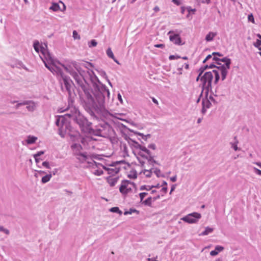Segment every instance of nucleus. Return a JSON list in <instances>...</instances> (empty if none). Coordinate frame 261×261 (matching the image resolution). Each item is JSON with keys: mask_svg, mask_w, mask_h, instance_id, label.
I'll use <instances>...</instances> for the list:
<instances>
[{"mask_svg": "<svg viewBox=\"0 0 261 261\" xmlns=\"http://www.w3.org/2000/svg\"><path fill=\"white\" fill-rule=\"evenodd\" d=\"M223 61L225 62L226 66H217L211 64L209 67L210 68L216 67V68L213 70L212 72H206L203 75H202V73H203V70L207 67V65L205 66L203 69H199V71L200 72L198 76L197 77V82L199 80L201 83L202 86L200 88L201 90H202L204 87H208L211 86L212 80L214 76L215 77V83H217L220 79V74L221 75L222 80H224L226 78L228 70L230 68L231 61L230 59L226 58H225V59L223 60Z\"/></svg>", "mask_w": 261, "mask_h": 261, "instance_id": "obj_1", "label": "nucleus"}, {"mask_svg": "<svg viewBox=\"0 0 261 261\" xmlns=\"http://www.w3.org/2000/svg\"><path fill=\"white\" fill-rule=\"evenodd\" d=\"M34 48L38 53H39V51L41 52L40 57L44 63L45 67L51 72L60 75L63 78L67 89H68L67 81L66 77L64 76L60 67V66L62 67L64 66L53 59L47 50L46 44H44L40 45L38 41H35L34 43Z\"/></svg>", "mask_w": 261, "mask_h": 261, "instance_id": "obj_2", "label": "nucleus"}, {"mask_svg": "<svg viewBox=\"0 0 261 261\" xmlns=\"http://www.w3.org/2000/svg\"><path fill=\"white\" fill-rule=\"evenodd\" d=\"M133 151L135 154H138L140 156L148 159L150 156V151L145 147L140 145L138 143L134 145Z\"/></svg>", "mask_w": 261, "mask_h": 261, "instance_id": "obj_3", "label": "nucleus"}, {"mask_svg": "<svg viewBox=\"0 0 261 261\" xmlns=\"http://www.w3.org/2000/svg\"><path fill=\"white\" fill-rule=\"evenodd\" d=\"M135 187V184L127 180H123L119 188L120 192L123 195L130 192Z\"/></svg>", "mask_w": 261, "mask_h": 261, "instance_id": "obj_4", "label": "nucleus"}, {"mask_svg": "<svg viewBox=\"0 0 261 261\" xmlns=\"http://www.w3.org/2000/svg\"><path fill=\"white\" fill-rule=\"evenodd\" d=\"M168 34L169 35L170 40L174 44L177 45H181L185 44V42L181 40L179 34H175L172 31H169Z\"/></svg>", "mask_w": 261, "mask_h": 261, "instance_id": "obj_5", "label": "nucleus"}, {"mask_svg": "<svg viewBox=\"0 0 261 261\" xmlns=\"http://www.w3.org/2000/svg\"><path fill=\"white\" fill-rule=\"evenodd\" d=\"M181 220L189 223H194L196 222V213L190 214L182 218Z\"/></svg>", "mask_w": 261, "mask_h": 261, "instance_id": "obj_6", "label": "nucleus"}, {"mask_svg": "<svg viewBox=\"0 0 261 261\" xmlns=\"http://www.w3.org/2000/svg\"><path fill=\"white\" fill-rule=\"evenodd\" d=\"M59 3L62 5V8H61L60 7L59 4L53 3L49 9L54 11H57L59 10H60L61 11H65L66 10V6L65 4L61 1H60Z\"/></svg>", "mask_w": 261, "mask_h": 261, "instance_id": "obj_7", "label": "nucleus"}, {"mask_svg": "<svg viewBox=\"0 0 261 261\" xmlns=\"http://www.w3.org/2000/svg\"><path fill=\"white\" fill-rule=\"evenodd\" d=\"M108 171V174H112V175H115L119 172L120 169L113 165H110L108 168H105Z\"/></svg>", "mask_w": 261, "mask_h": 261, "instance_id": "obj_8", "label": "nucleus"}, {"mask_svg": "<svg viewBox=\"0 0 261 261\" xmlns=\"http://www.w3.org/2000/svg\"><path fill=\"white\" fill-rule=\"evenodd\" d=\"M224 249V248L220 246H217L215 247L214 250H212L210 252V255L212 256H215L218 254L219 252L222 251Z\"/></svg>", "mask_w": 261, "mask_h": 261, "instance_id": "obj_9", "label": "nucleus"}, {"mask_svg": "<svg viewBox=\"0 0 261 261\" xmlns=\"http://www.w3.org/2000/svg\"><path fill=\"white\" fill-rule=\"evenodd\" d=\"M107 182L109 183L110 186L113 187L115 186L118 180L117 177H113L112 176H109L107 178Z\"/></svg>", "mask_w": 261, "mask_h": 261, "instance_id": "obj_10", "label": "nucleus"}, {"mask_svg": "<svg viewBox=\"0 0 261 261\" xmlns=\"http://www.w3.org/2000/svg\"><path fill=\"white\" fill-rule=\"evenodd\" d=\"M186 10H187L188 12V14H187V17L188 18L190 17V15L191 14H192V15L194 14L195 11V9H191L190 8H185L184 7L181 8V12L182 14H184L185 13Z\"/></svg>", "mask_w": 261, "mask_h": 261, "instance_id": "obj_11", "label": "nucleus"}, {"mask_svg": "<svg viewBox=\"0 0 261 261\" xmlns=\"http://www.w3.org/2000/svg\"><path fill=\"white\" fill-rule=\"evenodd\" d=\"M107 56L112 59L116 63H117V64H119V62L117 60V59H116V58H115V56L113 54V51H112V49L111 48H108L107 50Z\"/></svg>", "mask_w": 261, "mask_h": 261, "instance_id": "obj_12", "label": "nucleus"}, {"mask_svg": "<svg viewBox=\"0 0 261 261\" xmlns=\"http://www.w3.org/2000/svg\"><path fill=\"white\" fill-rule=\"evenodd\" d=\"M217 33L216 32H210L205 37V40L207 41H212L213 38L216 36Z\"/></svg>", "mask_w": 261, "mask_h": 261, "instance_id": "obj_13", "label": "nucleus"}, {"mask_svg": "<svg viewBox=\"0 0 261 261\" xmlns=\"http://www.w3.org/2000/svg\"><path fill=\"white\" fill-rule=\"evenodd\" d=\"M211 103L209 100L207 99H203L202 100V112H204L205 111V109L208 108L210 107Z\"/></svg>", "mask_w": 261, "mask_h": 261, "instance_id": "obj_14", "label": "nucleus"}, {"mask_svg": "<svg viewBox=\"0 0 261 261\" xmlns=\"http://www.w3.org/2000/svg\"><path fill=\"white\" fill-rule=\"evenodd\" d=\"M37 139V138L36 137L29 136L27 140V142L29 144H32L35 143Z\"/></svg>", "mask_w": 261, "mask_h": 261, "instance_id": "obj_15", "label": "nucleus"}, {"mask_svg": "<svg viewBox=\"0 0 261 261\" xmlns=\"http://www.w3.org/2000/svg\"><path fill=\"white\" fill-rule=\"evenodd\" d=\"M51 177V174L46 175L42 178L41 181L42 183H46L50 180Z\"/></svg>", "mask_w": 261, "mask_h": 261, "instance_id": "obj_16", "label": "nucleus"}, {"mask_svg": "<svg viewBox=\"0 0 261 261\" xmlns=\"http://www.w3.org/2000/svg\"><path fill=\"white\" fill-rule=\"evenodd\" d=\"M213 231V229L210 227H206L204 231L201 232L200 235H207L208 233L212 232Z\"/></svg>", "mask_w": 261, "mask_h": 261, "instance_id": "obj_17", "label": "nucleus"}, {"mask_svg": "<svg viewBox=\"0 0 261 261\" xmlns=\"http://www.w3.org/2000/svg\"><path fill=\"white\" fill-rule=\"evenodd\" d=\"M128 177L130 178L135 179L137 177V173L134 171H130V173L128 174Z\"/></svg>", "mask_w": 261, "mask_h": 261, "instance_id": "obj_18", "label": "nucleus"}, {"mask_svg": "<svg viewBox=\"0 0 261 261\" xmlns=\"http://www.w3.org/2000/svg\"><path fill=\"white\" fill-rule=\"evenodd\" d=\"M142 202L143 203H144L146 205H150L151 204V202H152L151 197H148L145 200H144V201L142 200Z\"/></svg>", "mask_w": 261, "mask_h": 261, "instance_id": "obj_19", "label": "nucleus"}, {"mask_svg": "<svg viewBox=\"0 0 261 261\" xmlns=\"http://www.w3.org/2000/svg\"><path fill=\"white\" fill-rule=\"evenodd\" d=\"M73 149H76L77 151H80L82 149V146L80 144H74L71 146Z\"/></svg>", "mask_w": 261, "mask_h": 261, "instance_id": "obj_20", "label": "nucleus"}, {"mask_svg": "<svg viewBox=\"0 0 261 261\" xmlns=\"http://www.w3.org/2000/svg\"><path fill=\"white\" fill-rule=\"evenodd\" d=\"M97 42L95 40H92L88 43L89 47H94L97 45Z\"/></svg>", "mask_w": 261, "mask_h": 261, "instance_id": "obj_21", "label": "nucleus"}, {"mask_svg": "<svg viewBox=\"0 0 261 261\" xmlns=\"http://www.w3.org/2000/svg\"><path fill=\"white\" fill-rule=\"evenodd\" d=\"M110 211L114 213H119L121 214V212L120 211L119 208L118 207H113L110 209Z\"/></svg>", "mask_w": 261, "mask_h": 261, "instance_id": "obj_22", "label": "nucleus"}, {"mask_svg": "<svg viewBox=\"0 0 261 261\" xmlns=\"http://www.w3.org/2000/svg\"><path fill=\"white\" fill-rule=\"evenodd\" d=\"M73 37L74 39H80V36L78 34L77 32L76 31H73Z\"/></svg>", "mask_w": 261, "mask_h": 261, "instance_id": "obj_23", "label": "nucleus"}, {"mask_svg": "<svg viewBox=\"0 0 261 261\" xmlns=\"http://www.w3.org/2000/svg\"><path fill=\"white\" fill-rule=\"evenodd\" d=\"M148 194L146 192H143L139 194L141 201H142L144 198Z\"/></svg>", "mask_w": 261, "mask_h": 261, "instance_id": "obj_24", "label": "nucleus"}, {"mask_svg": "<svg viewBox=\"0 0 261 261\" xmlns=\"http://www.w3.org/2000/svg\"><path fill=\"white\" fill-rule=\"evenodd\" d=\"M261 45V39H257L256 41L254 43V46L259 47Z\"/></svg>", "mask_w": 261, "mask_h": 261, "instance_id": "obj_25", "label": "nucleus"}, {"mask_svg": "<svg viewBox=\"0 0 261 261\" xmlns=\"http://www.w3.org/2000/svg\"><path fill=\"white\" fill-rule=\"evenodd\" d=\"M103 173V172L101 170H96L94 171V174L96 175H100Z\"/></svg>", "mask_w": 261, "mask_h": 261, "instance_id": "obj_26", "label": "nucleus"}, {"mask_svg": "<svg viewBox=\"0 0 261 261\" xmlns=\"http://www.w3.org/2000/svg\"><path fill=\"white\" fill-rule=\"evenodd\" d=\"M144 174L147 177H150L151 174V172L150 170H145L144 171Z\"/></svg>", "mask_w": 261, "mask_h": 261, "instance_id": "obj_27", "label": "nucleus"}, {"mask_svg": "<svg viewBox=\"0 0 261 261\" xmlns=\"http://www.w3.org/2000/svg\"><path fill=\"white\" fill-rule=\"evenodd\" d=\"M248 18L249 21H251L253 23H254V17L252 14L248 15Z\"/></svg>", "mask_w": 261, "mask_h": 261, "instance_id": "obj_28", "label": "nucleus"}, {"mask_svg": "<svg viewBox=\"0 0 261 261\" xmlns=\"http://www.w3.org/2000/svg\"><path fill=\"white\" fill-rule=\"evenodd\" d=\"M154 47H156V48H163L165 47V45L164 44H155Z\"/></svg>", "mask_w": 261, "mask_h": 261, "instance_id": "obj_29", "label": "nucleus"}, {"mask_svg": "<svg viewBox=\"0 0 261 261\" xmlns=\"http://www.w3.org/2000/svg\"><path fill=\"white\" fill-rule=\"evenodd\" d=\"M42 165L46 168H48V169L50 168L49 163L47 162H43Z\"/></svg>", "mask_w": 261, "mask_h": 261, "instance_id": "obj_30", "label": "nucleus"}, {"mask_svg": "<svg viewBox=\"0 0 261 261\" xmlns=\"http://www.w3.org/2000/svg\"><path fill=\"white\" fill-rule=\"evenodd\" d=\"M90 133H91V134H93L95 135H96V136H99L100 135V132L98 130V131H96V132H95L94 130H91L90 132Z\"/></svg>", "mask_w": 261, "mask_h": 261, "instance_id": "obj_31", "label": "nucleus"}, {"mask_svg": "<svg viewBox=\"0 0 261 261\" xmlns=\"http://www.w3.org/2000/svg\"><path fill=\"white\" fill-rule=\"evenodd\" d=\"M224 59V58H223V59H221H221H219L218 58L216 57L215 56H214V58H213V60H215V61H222V62H224V64H225V65H223V66H226L225 62H224V61H223V60Z\"/></svg>", "mask_w": 261, "mask_h": 261, "instance_id": "obj_32", "label": "nucleus"}, {"mask_svg": "<svg viewBox=\"0 0 261 261\" xmlns=\"http://www.w3.org/2000/svg\"><path fill=\"white\" fill-rule=\"evenodd\" d=\"M179 58V57H178V56H175L174 55H171L169 56V59L170 60H172L177 59Z\"/></svg>", "mask_w": 261, "mask_h": 261, "instance_id": "obj_33", "label": "nucleus"}, {"mask_svg": "<svg viewBox=\"0 0 261 261\" xmlns=\"http://www.w3.org/2000/svg\"><path fill=\"white\" fill-rule=\"evenodd\" d=\"M43 153H44L43 151H39V152H37L36 154H34V158H36V157H38V156L43 154Z\"/></svg>", "mask_w": 261, "mask_h": 261, "instance_id": "obj_34", "label": "nucleus"}, {"mask_svg": "<svg viewBox=\"0 0 261 261\" xmlns=\"http://www.w3.org/2000/svg\"><path fill=\"white\" fill-rule=\"evenodd\" d=\"M0 230L5 232L6 234H9V233L8 229H4L2 226H0Z\"/></svg>", "mask_w": 261, "mask_h": 261, "instance_id": "obj_35", "label": "nucleus"}, {"mask_svg": "<svg viewBox=\"0 0 261 261\" xmlns=\"http://www.w3.org/2000/svg\"><path fill=\"white\" fill-rule=\"evenodd\" d=\"M132 212H137L138 213V212L137 210H130L129 212H126L124 213V214L125 215H126V214H131L132 213Z\"/></svg>", "mask_w": 261, "mask_h": 261, "instance_id": "obj_36", "label": "nucleus"}, {"mask_svg": "<svg viewBox=\"0 0 261 261\" xmlns=\"http://www.w3.org/2000/svg\"><path fill=\"white\" fill-rule=\"evenodd\" d=\"M254 171H255V173H256L257 174H258V175H261V170H259V169H257V168H254Z\"/></svg>", "mask_w": 261, "mask_h": 261, "instance_id": "obj_37", "label": "nucleus"}, {"mask_svg": "<svg viewBox=\"0 0 261 261\" xmlns=\"http://www.w3.org/2000/svg\"><path fill=\"white\" fill-rule=\"evenodd\" d=\"M211 58H212L211 55H209L207 56L205 58V59L203 61V63L205 62L207 60H208L209 59H210Z\"/></svg>", "mask_w": 261, "mask_h": 261, "instance_id": "obj_38", "label": "nucleus"}, {"mask_svg": "<svg viewBox=\"0 0 261 261\" xmlns=\"http://www.w3.org/2000/svg\"><path fill=\"white\" fill-rule=\"evenodd\" d=\"M199 2L202 3H209L210 2V0H198Z\"/></svg>", "mask_w": 261, "mask_h": 261, "instance_id": "obj_39", "label": "nucleus"}, {"mask_svg": "<svg viewBox=\"0 0 261 261\" xmlns=\"http://www.w3.org/2000/svg\"><path fill=\"white\" fill-rule=\"evenodd\" d=\"M152 101H153L154 103H155V104H156V105H158V104H159L158 100H157L156 99H155L154 97H152Z\"/></svg>", "mask_w": 261, "mask_h": 261, "instance_id": "obj_40", "label": "nucleus"}, {"mask_svg": "<svg viewBox=\"0 0 261 261\" xmlns=\"http://www.w3.org/2000/svg\"><path fill=\"white\" fill-rule=\"evenodd\" d=\"M172 2L176 4V5H178L180 4V3L179 2V0H172Z\"/></svg>", "mask_w": 261, "mask_h": 261, "instance_id": "obj_41", "label": "nucleus"}, {"mask_svg": "<svg viewBox=\"0 0 261 261\" xmlns=\"http://www.w3.org/2000/svg\"><path fill=\"white\" fill-rule=\"evenodd\" d=\"M232 147L233 148V149L236 151L238 150V147H237V144H234L232 145Z\"/></svg>", "mask_w": 261, "mask_h": 261, "instance_id": "obj_42", "label": "nucleus"}, {"mask_svg": "<svg viewBox=\"0 0 261 261\" xmlns=\"http://www.w3.org/2000/svg\"><path fill=\"white\" fill-rule=\"evenodd\" d=\"M171 180L172 181L175 182L176 180V177L173 176V177H171Z\"/></svg>", "mask_w": 261, "mask_h": 261, "instance_id": "obj_43", "label": "nucleus"}, {"mask_svg": "<svg viewBox=\"0 0 261 261\" xmlns=\"http://www.w3.org/2000/svg\"><path fill=\"white\" fill-rule=\"evenodd\" d=\"M118 97L119 100L120 101L121 103H122V98H121V96L120 95V94H119L118 95Z\"/></svg>", "mask_w": 261, "mask_h": 261, "instance_id": "obj_44", "label": "nucleus"}, {"mask_svg": "<svg viewBox=\"0 0 261 261\" xmlns=\"http://www.w3.org/2000/svg\"><path fill=\"white\" fill-rule=\"evenodd\" d=\"M167 188L166 187H163L162 188V190H163L165 193H166L167 192Z\"/></svg>", "mask_w": 261, "mask_h": 261, "instance_id": "obj_45", "label": "nucleus"}, {"mask_svg": "<svg viewBox=\"0 0 261 261\" xmlns=\"http://www.w3.org/2000/svg\"><path fill=\"white\" fill-rule=\"evenodd\" d=\"M148 261H158V260H157L156 259H155V258H149L148 259Z\"/></svg>", "mask_w": 261, "mask_h": 261, "instance_id": "obj_46", "label": "nucleus"}, {"mask_svg": "<svg viewBox=\"0 0 261 261\" xmlns=\"http://www.w3.org/2000/svg\"><path fill=\"white\" fill-rule=\"evenodd\" d=\"M200 218H201L200 214L197 213V220Z\"/></svg>", "mask_w": 261, "mask_h": 261, "instance_id": "obj_47", "label": "nucleus"}, {"mask_svg": "<svg viewBox=\"0 0 261 261\" xmlns=\"http://www.w3.org/2000/svg\"><path fill=\"white\" fill-rule=\"evenodd\" d=\"M154 10L155 12H157L158 11H159V8L158 7H155L154 8Z\"/></svg>", "mask_w": 261, "mask_h": 261, "instance_id": "obj_48", "label": "nucleus"}, {"mask_svg": "<svg viewBox=\"0 0 261 261\" xmlns=\"http://www.w3.org/2000/svg\"><path fill=\"white\" fill-rule=\"evenodd\" d=\"M255 164H256L257 166H258L259 167L261 168V163L260 162L255 163Z\"/></svg>", "mask_w": 261, "mask_h": 261, "instance_id": "obj_49", "label": "nucleus"}, {"mask_svg": "<svg viewBox=\"0 0 261 261\" xmlns=\"http://www.w3.org/2000/svg\"><path fill=\"white\" fill-rule=\"evenodd\" d=\"M185 68L188 69L189 68V65L188 64H185Z\"/></svg>", "mask_w": 261, "mask_h": 261, "instance_id": "obj_50", "label": "nucleus"}, {"mask_svg": "<svg viewBox=\"0 0 261 261\" xmlns=\"http://www.w3.org/2000/svg\"><path fill=\"white\" fill-rule=\"evenodd\" d=\"M213 55L214 56H215V55H218V56H221V55L220 54H219L218 53H213Z\"/></svg>", "mask_w": 261, "mask_h": 261, "instance_id": "obj_51", "label": "nucleus"}, {"mask_svg": "<svg viewBox=\"0 0 261 261\" xmlns=\"http://www.w3.org/2000/svg\"><path fill=\"white\" fill-rule=\"evenodd\" d=\"M215 261H222V259L221 258H217Z\"/></svg>", "mask_w": 261, "mask_h": 261, "instance_id": "obj_52", "label": "nucleus"}, {"mask_svg": "<svg viewBox=\"0 0 261 261\" xmlns=\"http://www.w3.org/2000/svg\"><path fill=\"white\" fill-rule=\"evenodd\" d=\"M257 36L259 38V39H261V35L260 34H257Z\"/></svg>", "mask_w": 261, "mask_h": 261, "instance_id": "obj_53", "label": "nucleus"}, {"mask_svg": "<svg viewBox=\"0 0 261 261\" xmlns=\"http://www.w3.org/2000/svg\"><path fill=\"white\" fill-rule=\"evenodd\" d=\"M35 159V161L36 162H39V160L37 159V157H36Z\"/></svg>", "mask_w": 261, "mask_h": 261, "instance_id": "obj_54", "label": "nucleus"}, {"mask_svg": "<svg viewBox=\"0 0 261 261\" xmlns=\"http://www.w3.org/2000/svg\"><path fill=\"white\" fill-rule=\"evenodd\" d=\"M23 1L25 4H28L29 3L28 0H23Z\"/></svg>", "mask_w": 261, "mask_h": 261, "instance_id": "obj_55", "label": "nucleus"}, {"mask_svg": "<svg viewBox=\"0 0 261 261\" xmlns=\"http://www.w3.org/2000/svg\"><path fill=\"white\" fill-rule=\"evenodd\" d=\"M182 59H185V60H187V57H183Z\"/></svg>", "mask_w": 261, "mask_h": 261, "instance_id": "obj_56", "label": "nucleus"}, {"mask_svg": "<svg viewBox=\"0 0 261 261\" xmlns=\"http://www.w3.org/2000/svg\"><path fill=\"white\" fill-rule=\"evenodd\" d=\"M174 190V188H172L171 190V192Z\"/></svg>", "mask_w": 261, "mask_h": 261, "instance_id": "obj_57", "label": "nucleus"}, {"mask_svg": "<svg viewBox=\"0 0 261 261\" xmlns=\"http://www.w3.org/2000/svg\"><path fill=\"white\" fill-rule=\"evenodd\" d=\"M141 190L144 189V187H142L141 188Z\"/></svg>", "mask_w": 261, "mask_h": 261, "instance_id": "obj_58", "label": "nucleus"}, {"mask_svg": "<svg viewBox=\"0 0 261 261\" xmlns=\"http://www.w3.org/2000/svg\"><path fill=\"white\" fill-rule=\"evenodd\" d=\"M199 99H198V100H197L196 102H197H197H199Z\"/></svg>", "mask_w": 261, "mask_h": 261, "instance_id": "obj_59", "label": "nucleus"}, {"mask_svg": "<svg viewBox=\"0 0 261 261\" xmlns=\"http://www.w3.org/2000/svg\"><path fill=\"white\" fill-rule=\"evenodd\" d=\"M258 49H259V50H261V47H258Z\"/></svg>", "mask_w": 261, "mask_h": 261, "instance_id": "obj_60", "label": "nucleus"}, {"mask_svg": "<svg viewBox=\"0 0 261 261\" xmlns=\"http://www.w3.org/2000/svg\"><path fill=\"white\" fill-rule=\"evenodd\" d=\"M258 54H259V55L261 56V52H259Z\"/></svg>", "mask_w": 261, "mask_h": 261, "instance_id": "obj_61", "label": "nucleus"}, {"mask_svg": "<svg viewBox=\"0 0 261 261\" xmlns=\"http://www.w3.org/2000/svg\"><path fill=\"white\" fill-rule=\"evenodd\" d=\"M164 184H165V186H166V185H167V184H166V182H164Z\"/></svg>", "mask_w": 261, "mask_h": 261, "instance_id": "obj_62", "label": "nucleus"}, {"mask_svg": "<svg viewBox=\"0 0 261 261\" xmlns=\"http://www.w3.org/2000/svg\"><path fill=\"white\" fill-rule=\"evenodd\" d=\"M155 187H159V185H158L157 186H155Z\"/></svg>", "mask_w": 261, "mask_h": 261, "instance_id": "obj_63", "label": "nucleus"}, {"mask_svg": "<svg viewBox=\"0 0 261 261\" xmlns=\"http://www.w3.org/2000/svg\"><path fill=\"white\" fill-rule=\"evenodd\" d=\"M198 122H200V119H198Z\"/></svg>", "mask_w": 261, "mask_h": 261, "instance_id": "obj_64", "label": "nucleus"}]
</instances>
